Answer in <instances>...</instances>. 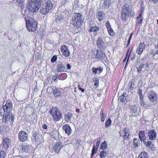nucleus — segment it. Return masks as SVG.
Instances as JSON below:
<instances>
[{"label": "nucleus", "mask_w": 158, "mask_h": 158, "mask_svg": "<svg viewBox=\"0 0 158 158\" xmlns=\"http://www.w3.org/2000/svg\"><path fill=\"white\" fill-rule=\"evenodd\" d=\"M42 0H29L26 7L30 12L33 13L38 11L42 4Z\"/></svg>", "instance_id": "f257e3e1"}, {"label": "nucleus", "mask_w": 158, "mask_h": 158, "mask_svg": "<svg viewBox=\"0 0 158 158\" xmlns=\"http://www.w3.org/2000/svg\"><path fill=\"white\" fill-rule=\"evenodd\" d=\"M121 9V19L124 22H126L130 15H134V13L131 11L130 7L127 4H125Z\"/></svg>", "instance_id": "f03ea898"}, {"label": "nucleus", "mask_w": 158, "mask_h": 158, "mask_svg": "<svg viewBox=\"0 0 158 158\" xmlns=\"http://www.w3.org/2000/svg\"><path fill=\"white\" fill-rule=\"evenodd\" d=\"M26 23L27 29L31 31H34L36 30L37 27V23L35 20L32 18L27 16L26 18V15H23Z\"/></svg>", "instance_id": "7ed1b4c3"}, {"label": "nucleus", "mask_w": 158, "mask_h": 158, "mask_svg": "<svg viewBox=\"0 0 158 158\" xmlns=\"http://www.w3.org/2000/svg\"><path fill=\"white\" fill-rule=\"evenodd\" d=\"M82 15L79 13H75L73 16L71 21V23L73 27L78 29L80 28L82 21Z\"/></svg>", "instance_id": "20e7f679"}, {"label": "nucleus", "mask_w": 158, "mask_h": 158, "mask_svg": "<svg viewBox=\"0 0 158 158\" xmlns=\"http://www.w3.org/2000/svg\"><path fill=\"white\" fill-rule=\"evenodd\" d=\"M49 112L52 116L54 121L57 122L62 118L61 113L60 110L56 107H52Z\"/></svg>", "instance_id": "39448f33"}, {"label": "nucleus", "mask_w": 158, "mask_h": 158, "mask_svg": "<svg viewBox=\"0 0 158 158\" xmlns=\"http://www.w3.org/2000/svg\"><path fill=\"white\" fill-rule=\"evenodd\" d=\"M96 45L100 50H104L106 48V45L103 35H101L98 37Z\"/></svg>", "instance_id": "423d86ee"}, {"label": "nucleus", "mask_w": 158, "mask_h": 158, "mask_svg": "<svg viewBox=\"0 0 158 158\" xmlns=\"http://www.w3.org/2000/svg\"><path fill=\"white\" fill-rule=\"evenodd\" d=\"M147 97L150 102H154L158 99V96L156 93L153 91H151L148 94Z\"/></svg>", "instance_id": "0eeeda50"}, {"label": "nucleus", "mask_w": 158, "mask_h": 158, "mask_svg": "<svg viewBox=\"0 0 158 158\" xmlns=\"http://www.w3.org/2000/svg\"><path fill=\"white\" fill-rule=\"evenodd\" d=\"M3 108L5 112L6 111V113H9V112L11 111L12 109V102L8 100L6 104L3 106Z\"/></svg>", "instance_id": "6e6552de"}, {"label": "nucleus", "mask_w": 158, "mask_h": 158, "mask_svg": "<svg viewBox=\"0 0 158 158\" xmlns=\"http://www.w3.org/2000/svg\"><path fill=\"white\" fill-rule=\"evenodd\" d=\"M103 50L98 49L97 51V53L95 55V58L101 60H104L106 58V55L104 52H103Z\"/></svg>", "instance_id": "1a4fd4ad"}, {"label": "nucleus", "mask_w": 158, "mask_h": 158, "mask_svg": "<svg viewBox=\"0 0 158 158\" xmlns=\"http://www.w3.org/2000/svg\"><path fill=\"white\" fill-rule=\"evenodd\" d=\"M111 3V0H104L101 2L100 7L102 9H106L110 6Z\"/></svg>", "instance_id": "9d476101"}, {"label": "nucleus", "mask_w": 158, "mask_h": 158, "mask_svg": "<svg viewBox=\"0 0 158 158\" xmlns=\"http://www.w3.org/2000/svg\"><path fill=\"white\" fill-rule=\"evenodd\" d=\"M18 138L22 142H24L28 139L27 135L24 131H20L18 134Z\"/></svg>", "instance_id": "9b49d317"}, {"label": "nucleus", "mask_w": 158, "mask_h": 158, "mask_svg": "<svg viewBox=\"0 0 158 158\" xmlns=\"http://www.w3.org/2000/svg\"><path fill=\"white\" fill-rule=\"evenodd\" d=\"M2 144V148H3V150L6 151L8 149V148L10 145V141L9 139L5 138L3 140Z\"/></svg>", "instance_id": "f8f14e48"}, {"label": "nucleus", "mask_w": 158, "mask_h": 158, "mask_svg": "<svg viewBox=\"0 0 158 158\" xmlns=\"http://www.w3.org/2000/svg\"><path fill=\"white\" fill-rule=\"evenodd\" d=\"M60 49L62 55L65 57H68L70 55L68 47L65 45H63L61 47Z\"/></svg>", "instance_id": "ddd939ff"}, {"label": "nucleus", "mask_w": 158, "mask_h": 158, "mask_svg": "<svg viewBox=\"0 0 158 158\" xmlns=\"http://www.w3.org/2000/svg\"><path fill=\"white\" fill-rule=\"evenodd\" d=\"M64 146L62 141H59L55 144L53 150L54 151L57 153H58L61 149Z\"/></svg>", "instance_id": "4468645a"}, {"label": "nucleus", "mask_w": 158, "mask_h": 158, "mask_svg": "<svg viewBox=\"0 0 158 158\" xmlns=\"http://www.w3.org/2000/svg\"><path fill=\"white\" fill-rule=\"evenodd\" d=\"M94 23L93 21H91L89 22V24L90 27L88 30L89 32H96L99 30L100 29L99 27L94 26Z\"/></svg>", "instance_id": "2eb2a0df"}, {"label": "nucleus", "mask_w": 158, "mask_h": 158, "mask_svg": "<svg viewBox=\"0 0 158 158\" xmlns=\"http://www.w3.org/2000/svg\"><path fill=\"white\" fill-rule=\"evenodd\" d=\"M145 45L144 43L140 42L136 50V53L139 55L141 54L145 49Z\"/></svg>", "instance_id": "dca6fc26"}, {"label": "nucleus", "mask_w": 158, "mask_h": 158, "mask_svg": "<svg viewBox=\"0 0 158 158\" xmlns=\"http://www.w3.org/2000/svg\"><path fill=\"white\" fill-rule=\"evenodd\" d=\"M148 135L150 140H154L156 138V132L154 130H152L148 132Z\"/></svg>", "instance_id": "f3484780"}, {"label": "nucleus", "mask_w": 158, "mask_h": 158, "mask_svg": "<svg viewBox=\"0 0 158 158\" xmlns=\"http://www.w3.org/2000/svg\"><path fill=\"white\" fill-rule=\"evenodd\" d=\"M63 129L65 131V133L68 135L70 134L72 132V129L69 125L68 124L64 125L63 126Z\"/></svg>", "instance_id": "a211bd4d"}, {"label": "nucleus", "mask_w": 158, "mask_h": 158, "mask_svg": "<svg viewBox=\"0 0 158 158\" xmlns=\"http://www.w3.org/2000/svg\"><path fill=\"white\" fill-rule=\"evenodd\" d=\"M128 96L127 94L125 93H123V94L119 97L118 100H119L122 102L126 103L128 100Z\"/></svg>", "instance_id": "6ab92c4d"}, {"label": "nucleus", "mask_w": 158, "mask_h": 158, "mask_svg": "<svg viewBox=\"0 0 158 158\" xmlns=\"http://www.w3.org/2000/svg\"><path fill=\"white\" fill-rule=\"evenodd\" d=\"M61 89L60 88L54 87L53 89V94L56 97L60 96L62 94Z\"/></svg>", "instance_id": "aec40b11"}, {"label": "nucleus", "mask_w": 158, "mask_h": 158, "mask_svg": "<svg viewBox=\"0 0 158 158\" xmlns=\"http://www.w3.org/2000/svg\"><path fill=\"white\" fill-rule=\"evenodd\" d=\"M72 117V114L69 111L65 113L64 115V119L66 121L69 122L70 121Z\"/></svg>", "instance_id": "412c9836"}, {"label": "nucleus", "mask_w": 158, "mask_h": 158, "mask_svg": "<svg viewBox=\"0 0 158 158\" xmlns=\"http://www.w3.org/2000/svg\"><path fill=\"white\" fill-rule=\"evenodd\" d=\"M40 135L39 134V132L37 131H35L33 135V137L35 141L39 142L40 140Z\"/></svg>", "instance_id": "4be33fe9"}, {"label": "nucleus", "mask_w": 158, "mask_h": 158, "mask_svg": "<svg viewBox=\"0 0 158 158\" xmlns=\"http://www.w3.org/2000/svg\"><path fill=\"white\" fill-rule=\"evenodd\" d=\"M139 137L140 141L142 142L144 140H146V134L144 131H139Z\"/></svg>", "instance_id": "5701e85b"}, {"label": "nucleus", "mask_w": 158, "mask_h": 158, "mask_svg": "<svg viewBox=\"0 0 158 158\" xmlns=\"http://www.w3.org/2000/svg\"><path fill=\"white\" fill-rule=\"evenodd\" d=\"M57 66L58 67L59 72L64 71L65 69V66L64 64L61 62H60L57 64Z\"/></svg>", "instance_id": "b1692460"}, {"label": "nucleus", "mask_w": 158, "mask_h": 158, "mask_svg": "<svg viewBox=\"0 0 158 158\" xmlns=\"http://www.w3.org/2000/svg\"><path fill=\"white\" fill-rule=\"evenodd\" d=\"M133 148L135 149H137V148L139 145L140 141L138 139L136 138H134L133 139Z\"/></svg>", "instance_id": "393cba45"}, {"label": "nucleus", "mask_w": 158, "mask_h": 158, "mask_svg": "<svg viewBox=\"0 0 158 158\" xmlns=\"http://www.w3.org/2000/svg\"><path fill=\"white\" fill-rule=\"evenodd\" d=\"M123 132L124 133L123 138L124 139L128 140L129 139V132L128 130L126 128H124Z\"/></svg>", "instance_id": "a878e982"}, {"label": "nucleus", "mask_w": 158, "mask_h": 158, "mask_svg": "<svg viewBox=\"0 0 158 158\" xmlns=\"http://www.w3.org/2000/svg\"><path fill=\"white\" fill-rule=\"evenodd\" d=\"M44 5L46 6H48V9L49 10L51 9L53 6L52 3L51 1L47 0L45 1L44 3Z\"/></svg>", "instance_id": "bb28decb"}, {"label": "nucleus", "mask_w": 158, "mask_h": 158, "mask_svg": "<svg viewBox=\"0 0 158 158\" xmlns=\"http://www.w3.org/2000/svg\"><path fill=\"white\" fill-rule=\"evenodd\" d=\"M93 73L95 74L100 73L102 71V69H101L100 67H98L97 68L93 67L92 69Z\"/></svg>", "instance_id": "cd10ccee"}, {"label": "nucleus", "mask_w": 158, "mask_h": 158, "mask_svg": "<svg viewBox=\"0 0 158 158\" xmlns=\"http://www.w3.org/2000/svg\"><path fill=\"white\" fill-rule=\"evenodd\" d=\"M148 155L145 152H142L139 155L138 158H148Z\"/></svg>", "instance_id": "c85d7f7f"}, {"label": "nucleus", "mask_w": 158, "mask_h": 158, "mask_svg": "<svg viewBox=\"0 0 158 158\" xmlns=\"http://www.w3.org/2000/svg\"><path fill=\"white\" fill-rule=\"evenodd\" d=\"M29 148L30 146L28 145H22L21 146V151L22 152H28Z\"/></svg>", "instance_id": "c756f323"}, {"label": "nucleus", "mask_w": 158, "mask_h": 158, "mask_svg": "<svg viewBox=\"0 0 158 158\" xmlns=\"http://www.w3.org/2000/svg\"><path fill=\"white\" fill-rule=\"evenodd\" d=\"M103 13L102 11H99L96 14L97 18L99 19V20L101 21L103 17Z\"/></svg>", "instance_id": "7c9ffc66"}, {"label": "nucleus", "mask_w": 158, "mask_h": 158, "mask_svg": "<svg viewBox=\"0 0 158 158\" xmlns=\"http://www.w3.org/2000/svg\"><path fill=\"white\" fill-rule=\"evenodd\" d=\"M8 113V114H6V115H5V116L3 115V118L5 119V122L6 123H7L8 121H9L10 118L11 113H10V112L9 113Z\"/></svg>", "instance_id": "2f4dec72"}, {"label": "nucleus", "mask_w": 158, "mask_h": 158, "mask_svg": "<svg viewBox=\"0 0 158 158\" xmlns=\"http://www.w3.org/2000/svg\"><path fill=\"white\" fill-rule=\"evenodd\" d=\"M49 10L48 9L44 7V6L43 5L42 7L41 8L40 10V12L43 14L46 15L49 12Z\"/></svg>", "instance_id": "473e14b6"}, {"label": "nucleus", "mask_w": 158, "mask_h": 158, "mask_svg": "<svg viewBox=\"0 0 158 158\" xmlns=\"http://www.w3.org/2000/svg\"><path fill=\"white\" fill-rule=\"evenodd\" d=\"M107 143L106 141H104L101 144L100 146V148L102 150H104L107 148Z\"/></svg>", "instance_id": "72a5a7b5"}, {"label": "nucleus", "mask_w": 158, "mask_h": 158, "mask_svg": "<svg viewBox=\"0 0 158 158\" xmlns=\"http://www.w3.org/2000/svg\"><path fill=\"white\" fill-rule=\"evenodd\" d=\"M58 134V132L56 130H53V131H52L50 133V134L52 138L56 137V136Z\"/></svg>", "instance_id": "f704fd0d"}, {"label": "nucleus", "mask_w": 158, "mask_h": 158, "mask_svg": "<svg viewBox=\"0 0 158 158\" xmlns=\"http://www.w3.org/2000/svg\"><path fill=\"white\" fill-rule=\"evenodd\" d=\"M99 155L101 158H105L107 156V152L105 150L101 151Z\"/></svg>", "instance_id": "c9c22d12"}, {"label": "nucleus", "mask_w": 158, "mask_h": 158, "mask_svg": "<svg viewBox=\"0 0 158 158\" xmlns=\"http://www.w3.org/2000/svg\"><path fill=\"white\" fill-rule=\"evenodd\" d=\"M142 90L140 89H139L137 91V94L139 95V99H143L144 95L142 94Z\"/></svg>", "instance_id": "e433bc0d"}, {"label": "nucleus", "mask_w": 158, "mask_h": 158, "mask_svg": "<svg viewBox=\"0 0 158 158\" xmlns=\"http://www.w3.org/2000/svg\"><path fill=\"white\" fill-rule=\"evenodd\" d=\"M109 35L112 36H114L115 35V33L113 30V29L111 28L107 30Z\"/></svg>", "instance_id": "4c0bfd02"}, {"label": "nucleus", "mask_w": 158, "mask_h": 158, "mask_svg": "<svg viewBox=\"0 0 158 158\" xmlns=\"http://www.w3.org/2000/svg\"><path fill=\"white\" fill-rule=\"evenodd\" d=\"M111 121L110 118H108L106 121L105 123V127H109L111 125Z\"/></svg>", "instance_id": "58836bf2"}, {"label": "nucleus", "mask_w": 158, "mask_h": 158, "mask_svg": "<svg viewBox=\"0 0 158 158\" xmlns=\"http://www.w3.org/2000/svg\"><path fill=\"white\" fill-rule=\"evenodd\" d=\"M130 109L131 110V112L135 113L137 111V107L135 106H131Z\"/></svg>", "instance_id": "ea45409f"}, {"label": "nucleus", "mask_w": 158, "mask_h": 158, "mask_svg": "<svg viewBox=\"0 0 158 158\" xmlns=\"http://www.w3.org/2000/svg\"><path fill=\"white\" fill-rule=\"evenodd\" d=\"M145 66V64L142 63L141 64L139 67L137 69V71L139 73H140L141 72L142 69Z\"/></svg>", "instance_id": "a19ab883"}, {"label": "nucleus", "mask_w": 158, "mask_h": 158, "mask_svg": "<svg viewBox=\"0 0 158 158\" xmlns=\"http://www.w3.org/2000/svg\"><path fill=\"white\" fill-rule=\"evenodd\" d=\"M5 150H0V158H4L6 156V153Z\"/></svg>", "instance_id": "79ce46f5"}, {"label": "nucleus", "mask_w": 158, "mask_h": 158, "mask_svg": "<svg viewBox=\"0 0 158 158\" xmlns=\"http://www.w3.org/2000/svg\"><path fill=\"white\" fill-rule=\"evenodd\" d=\"M100 114H101V120L102 121L104 122L105 120V117H106V115L103 114V111L102 110V111L101 112Z\"/></svg>", "instance_id": "37998d69"}, {"label": "nucleus", "mask_w": 158, "mask_h": 158, "mask_svg": "<svg viewBox=\"0 0 158 158\" xmlns=\"http://www.w3.org/2000/svg\"><path fill=\"white\" fill-rule=\"evenodd\" d=\"M98 149H96V148L95 147L94 145L93 146L92 150V153L91 154V156H92L94 155L96 153Z\"/></svg>", "instance_id": "c03bdc74"}, {"label": "nucleus", "mask_w": 158, "mask_h": 158, "mask_svg": "<svg viewBox=\"0 0 158 158\" xmlns=\"http://www.w3.org/2000/svg\"><path fill=\"white\" fill-rule=\"evenodd\" d=\"M94 81V86H95L96 87H97L99 85V80L98 78H96L95 80Z\"/></svg>", "instance_id": "a18cd8bd"}, {"label": "nucleus", "mask_w": 158, "mask_h": 158, "mask_svg": "<svg viewBox=\"0 0 158 158\" xmlns=\"http://www.w3.org/2000/svg\"><path fill=\"white\" fill-rule=\"evenodd\" d=\"M97 139V141L95 147L96 148V149H98L101 141V139L100 138H98Z\"/></svg>", "instance_id": "49530a36"}, {"label": "nucleus", "mask_w": 158, "mask_h": 158, "mask_svg": "<svg viewBox=\"0 0 158 158\" xmlns=\"http://www.w3.org/2000/svg\"><path fill=\"white\" fill-rule=\"evenodd\" d=\"M57 57L56 55L53 56L51 59V62L52 63H53L55 62L56 60Z\"/></svg>", "instance_id": "de8ad7c7"}, {"label": "nucleus", "mask_w": 158, "mask_h": 158, "mask_svg": "<svg viewBox=\"0 0 158 158\" xmlns=\"http://www.w3.org/2000/svg\"><path fill=\"white\" fill-rule=\"evenodd\" d=\"M106 26L107 30L111 28L110 23L108 21H107L106 22Z\"/></svg>", "instance_id": "09e8293b"}, {"label": "nucleus", "mask_w": 158, "mask_h": 158, "mask_svg": "<svg viewBox=\"0 0 158 158\" xmlns=\"http://www.w3.org/2000/svg\"><path fill=\"white\" fill-rule=\"evenodd\" d=\"M54 87H48V88L47 89V91L48 93H51L52 91H53V89H54Z\"/></svg>", "instance_id": "8fccbe9b"}, {"label": "nucleus", "mask_w": 158, "mask_h": 158, "mask_svg": "<svg viewBox=\"0 0 158 158\" xmlns=\"http://www.w3.org/2000/svg\"><path fill=\"white\" fill-rule=\"evenodd\" d=\"M153 146V145L152 143V142L151 141H149L147 142V146L149 148L151 147L152 148Z\"/></svg>", "instance_id": "3c124183"}, {"label": "nucleus", "mask_w": 158, "mask_h": 158, "mask_svg": "<svg viewBox=\"0 0 158 158\" xmlns=\"http://www.w3.org/2000/svg\"><path fill=\"white\" fill-rule=\"evenodd\" d=\"M143 99H139L140 104L141 105V106H144L146 105V104L143 101Z\"/></svg>", "instance_id": "603ef678"}, {"label": "nucleus", "mask_w": 158, "mask_h": 158, "mask_svg": "<svg viewBox=\"0 0 158 158\" xmlns=\"http://www.w3.org/2000/svg\"><path fill=\"white\" fill-rule=\"evenodd\" d=\"M140 19L138 20V21L136 23V24H141L143 20V19L142 18H139Z\"/></svg>", "instance_id": "864d4df0"}, {"label": "nucleus", "mask_w": 158, "mask_h": 158, "mask_svg": "<svg viewBox=\"0 0 158 158\" xmlns=\"http://www.w3.org/2000/svg\"><path fill=\"white\" fill-rule=\"evenodd\" d=\"M78 89L80 90H81L82 92H84L85 89H83V88H81V87L80 86V85H78Z\"/></svg>", "instance_id": "5fc2aeb1"}, {"label": "nucleus", "mask_w": 158, "mask_h": 158, "mask_svg": "<svg viewBox=\"0 0 158 158\" xmlns=\"http://www.w3.org/2000/svg\"><path fill=\"white\" fill-rule=\"evenodd\" d=\"M15 119V116L14 114H13L12 113L11 114V117L10 119H11V121L12 122H13Z\"/></svg>", "instance_id": "6e6d98bb"}, {"label": "nucleus", "mask_w": 158, "mask_h": 158, "mask_svg": "<svg viewBox=\"0 0 158 158\" xmlns=\"http://www.w3.org/2000/svg\"><path fill=\"white\" fill-rule=\"evenodd\" d=\"M150 53L152 55V56H155L156 54H157V53H156V52H154L153 51V50L151 51H150Z\"/></svg>", "instance_id": "4d7b16f0"}, {"label": "nucleus", "mask_w": 158, "mask_h": 158, "mask_svg": "<svg viewBox=\"0 0 158 158\" xmlns=\"http://www.w3.org/2000/svg\"><path fill=\"white\" fill-rule=\"evenodd\" d=\"M24 1V0H17V2L19 4H23Z\"/></svg>", "instance_id": "13d9d810"}, {"label": "nucleus", "mask_w": 158, "mask_h": 158, "mask_svg": "<svg viewBox=\"0 0 158 158\" xmlns=\"http://www.w3.org/2000/svg\"><path fill=\"white\" fill-rule=\"evenodd\" d=\"M150 2H153V3L156 4L158 1V0H149Z\"/></svg>", "instance_id": "bf43d9fd"}, {"label": "nucleus", "mask_w": 158, "mask_h": 158, "mask_svg": "<svg viewBox=\"0 0 158 158\" xmlns=\"http://www.w3.org/2000/svg\"><path fill=\"white\" fill-rule=\"evenodd\" d=\"M155 47L156 49H157L156 51V53H157V54H158V44L155 46Z\"/></svg>", "instance_id": "052dcab7"}, {"label": "nucleus", "mask_w": 158, "mask_h": 158, "mask_svg": "<svg viewBox=\"0 0 158 158\" xmlns=\"http://www.w3.org/2000/svg\"><path fill=\"white\" fill-rule=\"evenodd\" d=\"M42 127L43 129H47V126L46 124H44L42 126Z\"/></svg>", "instance_id": "680f3d73"}, {"label": "nucleus", "mask_w": 158, "mask_h": 158, "mask_svg": "<svg viewBox=\"0 0 158 158\" xmlns=\"http://www.w3.org/2000/svg\"><path fill=\"white\" fill-rule=\"evenodd\" d=\"M143 13H142L141 12H140V14L139 15V16L137 17V19H138L139 18H141L142 16V15H143Z\"/></svg>", "instance_id": "e2e57ef3"}, {"label": "nucleus", "mask_w": 158, "mask_h": 158, "mask_svg": "<svg viewBox=\"0 0 158 158\" xmlns=\"http://www.w3.org/2000/svg\"><path fill=\"white\" fill-rule=\"evenodd\" d=\"M57 78V76H54L53 77H52V78H53V80H54V81H56V79Z\"/></svg>", "instance_id": "0e129e2a"}, {"label": "nucleus", "mask_w": 158, "mask_h": 158, "mask_svg": "<svg viewBox=\"0 0 158 158\" xmlns=\"http://www.w3.org/2000/svg\"><path fill=\"white\" fill-rule=\"evenodd\" d=\"M67 69H69L71 68V66L69 64H68L67 65Z\"/></svg>", "instance_id": "69168bd1"}, {"label": "nucleus", "mask_w": 158, "mask_h": 158, "mask_svg": "<svg viewBox=\"0 0 158 158\" xmlns=\"http://www.w3.org/2000/svg\"><path fill=\"white\" fill-rule=\"evenodd\" d=\"M143 142L144 144L146 146L147 145V142L145 141V140H144L143 141H142Z\"/></svg>", "instance_id": "338daca9"}, {"label": "nucleus", "mask_w": 158, "mask_h": 158, "mask_svg": "<svg viewBox=\"0 0 158 158\" xmlns=\"http://www.w3.org/2000/svg\"><path fill=\"white\" fill-rule=\"evenodd\" d=\"M140 9L141 12L143 14L144 10L143 9V7L142 6L141 7Z\"/></svg>", "instance_id": "774afa93"}]
</instances>
